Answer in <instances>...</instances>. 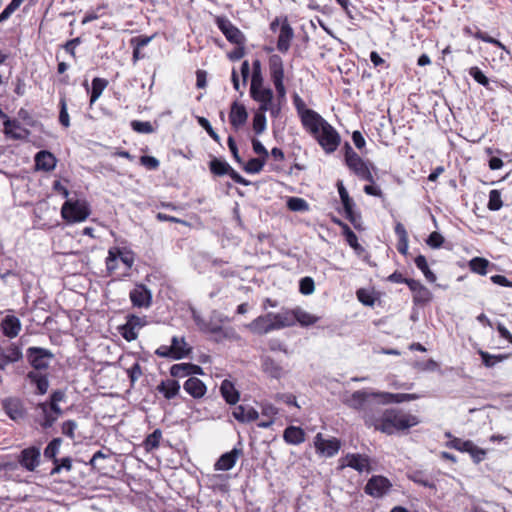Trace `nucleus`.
Segmentation results:
<instances>
[{"mask_svg":"<svg viewBox=\"0 0 512 512\" xmlns=\"http://www.w3.org/2000/svg\"><path fill=\"white\" fill-rule=\"evenodd\" d=\"M419 423V419L411 414L405 413L399 409L378 408L373 423L369 427H373L377 431H381L387 435L407 430Z\"/></svg>","mask_w":512,"mask_h":512,"instance_id":"f257e3e1","label":"nucleus"},{"mask_svg":"<svg viewBox=\"0 0 512 512\" xmlns=\"http://www.w3.org/2000/svg\"><path fill=\"white\" fill-rule=\"evenodd\" d=\"M376 392H368L366 390H357L352 393L351 397L346 400V404L358 411L362 412V418L366 426L373 423L374 416L379 408V397H375Z\"/></svg>","mask_w":512,"mask_h":512,"instance_id":"f03ea898","label":"nucleus"},{"mask_svg":"<svg viewBox=\"0 0 512 512\" xmlns=\"http://www.w3.org/2000/svg\"><path fill=\"white\" fill-rule=\"evenodd\" d=\"M290 319L286 315V310L282 309L278 313L268 312L258 316L247 327L255 334L264 335L274 330L291 327Z\"/></svg>","mask_w":512,"mask_h":512,"instance_id":"7ed1b4c3","label":"nucleus"},{"mask_svg":"<svg viewBox=\"0 0 512 512\" xmlns=\"http://www.w3.org/2000/svg\"><path fill=\"white\" fill-rule=\"evenodd\" d=\"M65 399V392L63 390H55L49 397L48 401L41 402L37 404V409L40 410L41 415L43 416V421L41 425L44 428H50L58 419V417L62 414V410L59 407L58 403L62 402Z\"/></svg>","mask_w":512,"mask_h":512,"instance_id":"20e7f679","label":"nucleus"},{"mask_svg":"<svg viewBox=\"0 0 512 512\" xmlns=\"http://www.w3.org/2000/svg\"><path fill=\"white\" fill-rule=\"evenodd\" d=\"M345 162L346 165L352 170L359 178L374 182L373 175L370 171V167L350 146L349 143H345Z\"/></svg>","mask_w":512,"mask_h":512,"instance_id":"39448f33","label":"nucleus"},{"mask_svg":"<svg viewBox=\"0 0 512 512\" xmlns=\"http://www.w3.org/2000/svg\"><path fill=\"white\" fill-rule=\"evenodd\" d=\"M62 217L71 223L84 221L90 214L85 200L67 199L61 208Z\"/></svg>","mask_w":512,"mask_h":512,"instance_id":"423d86ee","label":"nucleus"},{"mask_svg":"<svg viewBox=\"0 0 512 512\" xmlns=\"http://www.w3.org/2000/svg\"><path fill=\"white\" fill-rule=\"evenodd\" d=\"M269 73L278 98L284 99L286 96V88L284 86V65L282 58L277 54L269 57Z\"/></svg>","mask_w":512,"mask_h":512,"instance_id":"0eeeda50","label":"nucleus"},{"mask_svg":"<svg viewBox=\"0 0 512 512\" xmlns=\"http://www.w3.org/2000/svg\"><path fill=\"white\" fill-rule=\"evenodd\" d=\"M314 137L318 144L328 154L335 152L341 141L339 133L328 122L322 127L319 134L314 135Z\"/></svg>","mask_w":512,"mask_h":512,"instance_id":"6e6552de","label":"nucleus"},{"mask_svg":"<svg viewBox=\"0 0 512 512\" xmlns=\"http://www.w3.org/2000/svg\"><path fill=\"white\" fill-rule=\"evenodd\" d=\"M215 23L219 30L223 33L225 38L232 44L237 46H244L246 37L242 31L237 28L227 17L217 16Z\"/></svg>","mask_w":512,"mask_h":512,"instance_id":"1a4fd4ad","label":"nucleus"},{"mask_svg":"<svg viewBox=\"0 0 512 512\" xmlns=\"http://www.w3.org/2000/svg\"><path fill=\"white\" fill-rule=\"evenodd\" d=\"M147 324L146 317H139L134 314L126 316V323L120 326L119 333L128 342L134 341L138 337L139 331Z\"/></svg>","mask_w":512,"mask_h":512,"instance_id":"9d476101","label":"nucleus"},{"mask_svg":"<svg viewBox=\"0 0 512 512\" xmlns=\"http://www.w3.org/2000/svg\"><path fill=\"white\" fill-rule=\"evenodd\" d=\"M391 487L392 483L388 478L374 475L367 481L364 491L373 498H381L390 491Z\"/></svg>","mask_w":512,"mask_h":512,"instance_id":"9b49d317","label":"nucleus"},{"mask_svg":"<svg viewBox=\"0 0 512 512\" xmlns=\"http://www.w3.org/2000/svg\"><path fill=\"white\" fill-rule=\"evenodd\" d=\"M210 170L218 176L229 175L231 179L241 185L248 186L250 182L235 171L226 161L214 158L210 161Z\"/></svg>","mask_w":512,"mask_h":512,"instance_id":"f8f14e48","label":"nucleus"},{"mask_svg":"<svg viewBox=\"0 0 512 512\" xmlns=\"http://www.w3.org/2000/svg\"><path fill=\"white\" fill-rule=\"evenodd\" d=\"M300 117L303 127L313 136L319 134L322 127L327 123L323 117L312 109L303 110Z\"/></svg>","mask_w":512,"mask_h":512,"instance_id":"ddd939ff","label":"nucleus"},{"mask_svg":"<svg viewBox=\"0 0 512 512\" xmlns=\"http://www.w3.org/2000/svg\"><path fill=\"white\" fill-rule=\"evenodd\" d=\"M3 132L7 138L13 140H23L29 136V129L21 124L18 119L7 118L4 121Z\"/></svg>","mask_w":512,"mask_h":512,"instance_id":"4468645a","label":"nucleus"},{"mask_svg":"<svg viewBox=\"0 0 512 512\" xmlns=\"http://www.w3.org/2000/svg\"><path fill=\"white\" fill-rule=\"evenodd\" d=\"M129 297L134 307L148 308L152 303V293L143 284H137L130 291Z\"/></svg>","mask_w":512,"mask_h":512,"instance_id":"2eb2a0df","label":"nucleus"},{"mask_svg":"<svg viewBox=\"0 0 512 512\" xmlns=\"http://www.w3.org/2000/svg\"><path fill=\"white\" fill-rule=\"evenodd\" d=\"M55 155L47 150H41L34 155V171L51 172L57 165Z\"/></svg>","mask_w":512,"mask_h":512,"instance_id":"dca6fc26","label":"nucleus"},{"mask_svg":"<svg viewBox=\"0 0 512 512\" xmlns=\"http://www.w3.org/2000/svg\"><path fill=\"white\" fill-rule=\"evenodd\" d=\"M314 445L316 450L326 457H332L338 453L340 442L336 438L324 439L321 433L315 436Z\"/></svg>","mask_w":512,"mask_h":512,"instance_id":"f3484780","label":"nucleus"},{"mask_svg":"<svg viewBox=\"0 0 512 512\" xmlns=\"http://www.w3.org/2000/svg\"><path fill=\"white\" fill-rule=\"evenodd\" d=\"M285 310L287 317L291 318V327L294 326L296 322H298L303 327H307L315 324L319 320V317L308 313L300 307L292 310Z\"/></svg>","mask_w":512,"mask_h":512,"instance_id":"a211bd4d","label":"nucleus"},{"mask_svg":"<svg viewBox=\"0 0 512 512\" xmlns=\"http://www.w3.org/2000/svg\"><path fill=\"white\" fill-rule=\"evenodd\" d=\"M408 287L413 293V302L416 305H425L432 300L431 291L420 281L413 280L408 283Z\"/></svg>","mask_w":512,"mask_h":512,"instance_id":"6ab92c4d","label":"nucleus"},{"mask_svg":"<svg viewBox=\"0 0 512 512\" xmlns=\"http://www.w3.org/2000/svg\"><path fill=\"white\" fill-rule=\"evenodd\" d=\"M248 118V113L246 111V108L244 105L238 103L237 101H234L231 104V110L229 114V120L232 127L236 130H238L240 127H242Z\"/></svg>","mask_w":512,"mask_h":512,"instance_id":"aec40b11","label":"nucleus"},{"mask_svg":"<svg viewBox=\"0 0 512 512\" xmlns=\"http://www.w3.org/2000/svg\"><path fill=\"white\" fill-rule=\"evenodd\" d=\"M170 374L175 378H183L191 375H202L203 369L192 363H179L171 366Z\"/></svg>","mask_w":512,"mask_h":512,"instance_id":"412c9836","label":"nucleus"},{"mask_svg":"<svg viewBox=\"0 0 512 512\" xmlns=\"http://www.w3.org/2000/svg\"><path fill=\"white\" fill-rule=\"evenodd\" d=\"M241 454L242 450L238 448H233L231 451L222 454L215 463V470L228 471L232 469Z\"/></svg>","mask_w":512,"mask_h":512,"instance_id":"4be33fe9","label":"nucleus"},{"mask_svg":"<svg viewBox=\"0 0 512 512\" xmlns=\"http://www.w3.org/2000/svg\"><path fill=\"white\" fill-rule=\"evenodd\" d=\"M375 397H379L380 404L389 403H402L407 401L416 400L419 398L417 394H406V393H389V392H376Z\"/></svg>","mask_w":512,"mask_h":512,"instance_id":"5701e85b","label":"nucleus"},{"mask_svg":"<svg viewBox=\"0 0 512 512\" xmlns=\"http://www.w3.org/2000/svg\"><path fill=\"white\" fill-rule=\"evenodd\" d=\"M346 463L343 466H348L355 469L358 472H370L372 470L370 466L369 457L361 454H347L345 457Z\"/></svg>","mask_w":512,"mask_h":512,"instance_id":"b1692460","label":"nucleus"},{"mask_svg":"<svg viewBox=\"0 0 512 512\" xmlns=\"http://www.w3.org/2000/svg\"><path fill=\"white\" fill-rule=\"evenodd\" d=\"M261 367L266 375L274 379H280L285 374L284 368L270 356L261 358Z\"/></svg>","mask_w":512,"mask_h":512,"instance_id":"393cba45","label":"nucleus"},{"mask_svg":"<svg viewBox=\"0 0 512 512\" xmlns=\"http://www.w3.org/2000/svg\"><path fill=\"white\" fill-rule=\"evenodd\" d=\"M184 390L193 398H202L207 391L206 385L196 377H190L183 385Z\"/></svg>","mask_w":512,"mask_h":512,"instance_id":"a878e982","label":"nucleus"},{"mask_svg":"<svg viewBox=\"0 0 512 512\" xmlns=\"http://www.w3.org/2000/svg\"><path fill=\"white\" fill-rule=\"evenodd\" d=\"M21 329L20 320L14 315H7L1 321V330L8 338H14Z\"/></svg>","mask_w":512,"mask_h":512,"instance_id":"bb28decb","label":"nucleus"},{"mask_svg":"<svg viewBox=\"0 0 512 512\" xmlns=\"http://www.w3.org/2000/svg\"><path fill=\"white\" fill-rule=\"evenodd\" d=\"M53 358L54 355L49 350L34 347V371L47 369Z\"/></svg>","mask_w":512,"mask_h":512,"instance_id":"cd10ccee","label":"nucleus"},{"mask_svg":"<svg viewBox=\"0 0 512 512\" xmlns=\"http://www.w3.org/2000/svg\"><path fill=\"white\" fill-rule=\"evenodd\" d=\"M233 417L241 422L247 423L256 420L259 416L258 412L249 405H238L233 409Z\"/></svg>","mask_w":512,"mask_h":512,"instance_id":"c85d7f7f","label":"nucleus"},{"mask_svg":"<svg viewBox=\"0 0 512 512\" xmlns=\"http://www.w3.org/2000/svg\"><path fill=\"white\" fill-rule=\"evenodd\" d=\"M293 36L294 33L291 26L287 22L283 23L278 36L277 49L282 53H286L290 48Z\"/></svg>","mask_w":512,"mask_h":512,"instance_id":"c756f323","label":"nucleus"},{"mask_svg":"<svg viewBox=\"0 0 512 512\" xmlns=\"http://www.w3.org/2000/svg\"><path fill=\"white\" fill-rule=\"evenodd\" d=\"M283 438L288 444L299 445L305 441V432L300 427L288 426L284 430Z\"/></svg>","mask_w":512,"mask_h":512,"instance_id":"7c9ffc66","label":"nucleus"},{"mask_svg":"<svg viewBox=\"0 0 512 512\" xmlns=\"http://www.w3.org/2000/svg\"><path fill=\"white\" fill-rule=\"evenodd\" d=\"M157 390L164 395L168 400L173 399L178 395L180 391V384L176 380L168 379L162 381L158 386Z\"/></svg>","mask_w":512,"mask_h":512,"instance_id":"2f4dec72","label":"nucleus"},{"mask_svg":"<svg viewBox=\"0 0 512 512\" xmlns=\"http://www.w3.org/2000/svg\"><path fill=\"white\" fill-rule=\"evenodd\" d=\"M220 392L225 401L229 404H236L239 400V392L234 387V384L227 379L222 381Z\"/></svg>","mask_w":512,"mask_h":512,"instance_id":"473e14b6","label":"nucleus"},{"mask_svg":"<svg viewBox=\"0 0 512 512\" xmlns=\"http://www.w3.org/2000/svg\"><path fill=\"white\" fill-rule=\"evenodd\" d=\"M408 477L411 481H413L414 483L419 484L421 486H424V487H427L430 489L436 488V485H435L432 477L424 471H421V470L412 471L408 475Z\"/></svg>","mask_w":512,"mask_h":512,"instance_id":"72a5a7b5","label":"nucleus"},{"mask_svg":"<svg viewBox=\"0 0 512 512\" xmlns=\"http://www.w3.org/2000/svg\"><path fill=\"white\" fill-rule=\"evenodd\" d=\"M171 347L174 349L175 355L181 354V359L187 357L192 351V348L184 337L173 336L171 339Z\"/></svg>","mask_w":512,"mask_h":512,"instance_id":"f704fd0d","label":"nucleus"},{"mask_svg":"<svg viewBox=\"0 0 512 512\" xmlns=\"http://www.w3.org/2000/svg\"><path fill=\"white\" fill-rule=\"evenodd\" d=\"M107 86L108 81L104 78L96 77L92 80L90 105L97 101Z\"/></svg>","mask_w":512,"mask_h":512,"instance_id":"c9c22d12","label":"nucleus"},{"mask_svg":"<svg viewBox=\"0 0 512 512\" xmlns=\"http://www.w3.org/2000/svg\"><path fill=\"white\" fill-rule=\"evenodd\" d=\"M336 223L342 228L343 235L345 236V239L347 243L356 251H363L362 246L358 243V238L356 234L350 229V227L343 223L342 221H336Z\"/></svg>","mask_w":512,"mask_h":512,"instance_id":"e433bc0d","label":"nucleus"},{"mask_svg":"<svg viewBox=\"0 0 512 512\" xmlns=\"http://www.w3.org/2000/svg\"><path fill=\"white\" fill-rule=\"evenodd\" d=\"M112 451L110 449H106V452H103V451H97L96 453H94V455L92 456V458L89 460L88 462V465L93 469V470H96L98 472L102 471L105 469V466L104 465H101L99 463L100 460H105V459H109L111 456H112Z\"/></svg>","mask_w":512,"mask_h":512,"instance_id":"4c0bfd02","label":"nucleus"},{"mask_svg":"<svg viewBox=\"0 0 512 512\" xmlns=\"http://www.w3.org/2000/svg\"><path fill=\"white\" fill-rule=\"evenodd\" d=\"M415 265L422 271L427 281L434 283L437 279L436 275L429 269L425 256L418 255L415 260Z\"/></svg>","mask_w":512,"mask_h":512,"instance_id":"58836bf2","label":"nucleus"},{"mask_svg":"<svg viewBox=\"0 0 512 512\" xmlns=\"http://www.w3.org/2000/svg\"><path fill=\"white\" fill-rule=\"evenodd\" d=\"M266 160L267 159L262 158V157L251 158L245 164V166L243 168H244L245 172H247L249 174H257L263 169V167L266 163Z\"/></svg>","mask_w":512,"mask_h":512,"instance_id":"ea45409f","label":"nucleus"},{"mask_svg":"<svg viewBox=\"0 0 512 512\" xmlns=\"http://www.w3.org/2000/svg\"><path fill=\"white\" fill-rule=\"evenodd\" d=\"M488 265L489 261L480 257H475L469 262L471 271L480 275H486Z\"/></svg>","mask_w":512,"mask_h":512,"instance_id":"a19ab883","label":"nucleus"},{"mask_svg":"<svg viewBox=\"0 0 512 512\" xmlns=\"http://www.w3.org/2000/svg\"><path fill=\"white\" fill-rule=\"evenodd\" d=\"M61 445V439L55 438L53 439L45 448L44 450V456L48 459H52L53 463L58 462V459L56 458V455L59 452Z\"/></svg>","mask_w":512,"mask_h":512,"instance_id":"79ce46f5","label":"nucleus"},{"mask_svg":"<svg viewBox=\"0 0 512 512\" xmlns=\"http://www.w3.org/2000/svg\"><path fill=\"white\" fill-rule=\"evenodd\" d=\"M469 75L480 85L484 86L489 90H493L490 85L489 79L484 75V73L480 70L479 67L474 66L469 69Z\"/></svg>","mask_w":512,"mask_h":512,"instance_id":"37998d69","label":"nucleus"},{"mask_svg":"<svg viewBox=\"0 0 512 512\" xmlns=\"http://www.w3.org/2000/svg\"><path fill=\"white\" fill-rule=\"evenodd\" d=\"M162 437V433L159 429L154 430L151 434H149L145 441L144 446L147 451H151L159 447L160 439Z\"/></svg>","mask_w":512,"mask_h":512,"instance_id":"c03bdc74","label":"nucleus"},{"mask_svg":"<svg viewBox=\"0 0 512 512\" xmlns=\"http://www.w3.org/2000/svg\"><path fill=\"white\" fill-rule=\"evenodd\" d=\"M287 207L291 211H295V212L307 211L309 209V205L306 202V200L299 198V197L289 198L287 201Z\"/></svg>","mask_w":512,"mask_h":512,"instance_id":"a18cd8bd","label":"nucleus"},{"mask_svg":"<svg viewBox=\"0 0 512 512\" xmlns=\"http://www.w3.org/2000/svg\"><path fill=\"white\" fill-rule=\"evenodd\" d=\"M488 209L491 211H498L503 206V202L501 200L500 191L494 189L489 193V201H488Z\"/></svg>","mask_w":512,"mask_h":512,"instance_id":"49530a36","label":"nucleus"},{"mask_svg":"<svg viewBox=\"0 0 512 512\" xmlns=\"http://www.w3.org/2000/svg\"><path fill=\"white\" fill-rule=\"evenodd\" d=\"M34 385L36 386L37 393L44 395L49 388L47 375H41L34 372Z\"/></svg>","mask_w":512,"mask_h":512,"instance_id":"de8ad7c7","label":"nucleus"},{"mask_svg":"<svg viewBox=\"0 0 512 512\" xmlns=\"http://www.w3.org/2000/svg\"><path fill=\"white\" fill-rule=\"evenodd\" d=\"M266 116L262 112H256L253 117V130L257 135L266 130Z\"/></svg>","mask_w":512,"mask_h":512,"instance_id":"09e8293b","label":"nucleus"},{"mask_svg":"<svg viewBox=\"0 0 512 512\" xmlns=\"http://www.w3.org/2000/svg\"><path fill=\"white\" fill-rule=\"evenodd\" d=\"M117 254H119L118 247L110 248L108 251V256L106 258V268L109 272H113L118 268Z\"/></svg>","mask_w":512,"mask_h":512,"instance_id":"8fccbe9b","label":"nucleus"},{"mask_svg":"<svg viewBox=\"0 0 512 512\" xmlns=\"http://www.w3.org/2000/svg\"><path fill=\"white\" fill-rule=\"evenodd\" d=\"M118 261H121L127 270H130L134 264L135 256L132 251L123 250L119 248V254H117Z\"/></svg>","mask_w":512,"mask_h":512,"instance_id":"3c124183","label":"nucleus"},{"mask_svg":"<svg viewBox=\"0 0 512 512\" xmlns=\"http://www.w3.org/2000/svg\"><path fill=\"white\" fill-rule=\"evenodd\" d=\"M155 354L162 358H170V359H174V360L181 359V354L175 355V351H174V349H172L171 345L170 346L161 345L160 347H158L156 349Z\"/></svg>","mask_w":512,"mask_h":512,"instance_id":"603ef678","label":"nucleus"},{"mask_svg":"<svg viewBox=\"0 0 512 512\" xmlns=\"http://www.w3.org/2000/svg\"><path fill=\"white\" fill-rule=\"evenodd\" d=\"M126 373L130 380L131 386L143 375V370L138 362H135L130 368L126 369Z\"/></svg>","mask_w":512,"mask_h":512,"instance_id":"864d4df0","label":"nucleus"},{"mask_svg":"<svg viewBox=\"0 0 512 512\" xmlns=\"http://www.w3.org/2000/svg\"><path fill=\"white\" fill-rule=\"evenodd\" d=\"M131 127L135 132L138 133L150 134L154 131L151 123L148 121L133 120L131 122Z\"/></svg>","mask_w":512,"mask_h":512,"instance_id":"5fc2aeb1","label":"nucleus"},{"mask_svg":"<svg viewBox=\"0 0 512 512\" xmlns=\"http://www.w3.org/2000/svg\"><path fill=\"white\" fill-rule=\"evenodd\" d=\"M60 113H59V122L65 128L70 126V117L67 111V103L65 97L60 99Z\"/></svg>","mask_w":512,"mask_h":512,"instance_id":"6e6d98bb","label":"nucleus"},{"mask_svg":"<svg viewBox=\"0 0 512 512\" xmlns=\"http://www.w3.org/2000/svg\"><path fill=\"white\" fill-rule=\"evenodd\" d=\"M250 95L255 101H257L259 103L273 101V91L270 88L258 90V91H256L255 94H250Z\"/></svg>","mask_w":512,"mask_h":512,"instance_id":"4d7b16f0","label":"nucleus"},{"mask_svg":"<svg viewBox=\"0 0 512 512\" xmlns=\"http://www.w3.org/2000/svg\"><path fill=\"white\" fill-rule=\"evenodd\" d=\"M19 463L28 471H32V447H28L21 452Z\"/></svg>","mask_w":512,"mask_h":512,"instance_id":"13d9d810","label":"nucleus"},{"mask_svg":"<svg viewBox=\"0 0 512 512\" xmlns=\"http://www.w3.org/2000/svg\"><path fill=\"white\" fill-rule=\"evenodd\" d=\"M63 469L67 472L72 469V459L70 457H64L55 462L51 474L60 473Z\"/></svg>","mask_w":512,"mask_h":512,"instance_id":"bf43d9fd","label":"nucleus"},{"mask_svg":"<svg viewBox=\"0 0 512 512\" xmlns=\"http://www.w3.org/2000/svg\"><path fill=\"white\" fill-rule=\"evenodd\" d=\"M300 292L304 295H310L315 290L314 281L311 277H304L300 280Z\"/></svg>","mask_w":512,"mask_h":512,"instance_id":"052dcab7","label":"nucleus"},{"mask_svg":"<svg viewBox=\"0 0 512 512\" xmlns=\"http://www.w3.org/2000/svg\"><path fill=\"white\" fill-rule=\"evenodd\" d=\"M479 354L482 358L483 364L486 367H493L497 362H500L505 358V356H495L485 351H480Z\"/></svg>","mask_w":512,"mask_h":512,"instance_id":"680f3d73","label":"nucleus"},{"mask_svg":"<svg viewBox=\"0 0 512 512\" xmlns=\"http://www.w3.org/2000/svg\"><path fill=\"white\" fill-rule=\"evenodd\" d=\"M198 123L200 124V126L206 130V132L209 134V136L216 142L219 143L220 141V137L219 135L214 131V129L212 128L210 122L208 121V119L204 118V117H199L198 118Z\"/></svg>","mask_w":512,"mask_h":512,"instance_id":"e2e57ef3","label":"nucleus"},{"mask_svg":"<svg viewBox=\"0 0 512 512\" xmlns=\"http://www.w3.org/2000/svg\"><path fill=\"white\" fill-rule=\"evenodd\" d=\"M78 425L76 423V421L74 420H67L65 422H63L62 424V433L69 437L70 439H74L75 438V430L77 429Z\"/></svg>","mask_w":512,"mask_h":512,"instance_id":"0e129e2a","label":"nucleus"},{"mask_svg":"<svg viewBox=\"0 0 512 512\" xmlns=\"http://www.w3.org/2000/svg\"><path fill=\"white\" fill-rule=\"evenodd\" d=\"M140 163L149 170H156L160 165L157 158L148 155L141 156Z\"/></svg>","mask_w":512,"mask_h":512,"instance_id":"69168bd1","label":"nucleus"},{"mask_svg":"<svg viewBox=\"0 0 512 512\" xmlns=\"http://www.w3.org/2000/svg\"><path fill=\"white\" fill-rule=\"evenodd\" d=\"M6 357L8 358V364L11 362L18 361L22 357V353L18 346L11 345L9 348L5 349Z\"/></svg>","mask_w":512,"mask_h":512,"instance_id":"338daca9","label":"nucleus"},{"mask_svg":"<svg viewBox=\"0 0 512 512\" xmlns=\"http://www.w3.org/2000/svg\"><path fill=\"white\" fill-rule=\"evenodd\" d=\"M427 244L432 248H439L443 242L444 238L443 236L438 232H432L427 239Z\"/></svg>","mask_w":512,"mask_h":512,"instance_id":"774afa93","label":"nucleus"}]
</instances>
